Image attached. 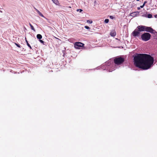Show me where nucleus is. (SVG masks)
I'll use <instances>...</instances> for the list:
<instances>
[{"mask_svg": "<svg viewBox=\"0 0 157 157\" xmlns=\"http://www.w3.org/2000/svg\"><path fill=\"white\" fill-rule=\"evenodd\" d=\"M15 45H16L17 46V47H18V48H21V46H20V45L19 44H18L17 43H15Z\"/></svg>", "mask_w": 157, "mask_h": 157, "instance_id": "obj_17", "label": "nucleus"}, {"mask_svg": "<svg viewBox=\"0 0 157 157\" xmlns=\"http://www.w3.org/2000/svg\"><path fill=\"white\" fill-rule=\"evenodd\" d=\"M36 12H37V13L39 14L40 13V11H39L38 10H37V9H36Z\"/></svg>", "mask_w": 157, "mask_h": 157, "instance_id": "obj_22", "label": "nucleus"}, {"mask_svg": "<svg viewBox=\"0 0 157 157\" xmlns=\"http://www.w3.org/2000/svg\"><path fill=\"white\" fill-rule=\"evenodd\" d=\"M96 1H95L94 2V3H96Z\"/></svg>", "mask_w": 157, "mask_h": 157, "instance_id": "obj_32", "label": "nucleus"}, {"mask_svg": "<svg viewBox=\"0 0 157 157\" xmlns=\"http://www.w3.org/2000/svg\"><path fill=\"white\" fill-rule=\"evenodd\" d=\"M29 25L31 28V29L32 30H33V31H35V29L34 28V27H33V26L31 25V24L30 23H29Z\"/></svg>", "mask_w": 157, "mask_h": 157, "instance_id": "obj_13", "label": "nucleus"}, {"mask_svg": "<svg viewBox=\"0 0 157 157\" xmlns=\"http://www.w3.org/2000/svg\"><path fill=\"white\" fill-rule=\"evenodd\" d=\"M147 3V1H145L144 2V3L145 4H146V3Z\"/></svg>", "mask_w": 157, "mask_h": 157, "instance_id": "obj_26", "label": "nucleus"}, {"mask_svg": "<svg viewBox=\"0 0 157 157\" xmlns=\"http://www.w3.org/2000/svg\"><path fill=\"white\" fill-rule=\"evenodd\" d=\"M36 12H37V13L39 14L40 13V11H39L38 10H37V9H36Z\"/></svg>", "mask_w": 157, "mask_h": 157, "instance_id": "obj_23", "label": "nucleus"}, {"mask_svg": "<svg viewBox=\"0 0 157 157\" xmlns=\"http://www.w3.org/2000/svg\"><path fill=\"white\" fill-rule=\"evenodd\" d=\"M25 41L27 43V46L30 48V49H32L31 47V46L28 43V41L27 40L26 38V37H25Z\"/></svg>", "mask_w": 157, "mask_h": 157, "instance_id": "obj_10", "label": "nucleus"}, {"mask_svg": "<svg viewBox=\"0 0 157 157\" xmlns=\"http://www.w3.org/2000/svg\"><path fill=\"white\" fill-rule=\"evenodd\" d=\"M132 34L135 37L139 36L140 35V32L138 29H136L132 32Z\"/></svg>", "mask_w": 157, "mask_h": 157, "instance_id": "obj_5", "label": "nucleus"}, {"mask_svg": "<svg viewBox=\"0 0 157 157\" xmlns=\"http://www.w3.org/2000/svg\"><path fill=\"white\" fill-rule=\"evenodd\" d=\"M40 16L42 17H44V15H43L42 14V13L40 12V13L39 14H38Z\"/></svg>", "mask_w": 157, "mask_h": 157, "instance_id": "obj_19", "label": "nucleus"}, {"mask_svg": "<svg viewBox=\"0 0 157 157\" xmlns=\"http://www.w3.org/2000/svg\"><path fill=\"white\" fill-rule=\"evenodd\" d=\"M84 45V44L80 42H76L74 44L75 48L77 49H81Z\"/></svg>", "mask_w": 157, "mask_h": 157, "instance_id": "obj_4", "label": "nucleus"}, {"mask_svg": "<svg viewBox=\"0 0 157 157\" xmlns=\"http://www.w3.org/2000/svg\"><path fill=\"white\" fill-rule=\"evenodd\" d=\"M153 32L151 33H153L154 35V37H157V32L155 31L154 29V31H152Z\"/></svg>", "mask_w": 157, "mask_h": 157, "instance_id": "obj_11", "label": "nucleus"}, {"mask_svg": "<svg viewBox=\"0 0 157 157\" xmlns=\"http://www.w3.org/2000/svg\"><path fill=\"white\" fill-rule=\"evenodd\" d=\"M145 4L144 3V4L143 5V6H145Z\"/></svg>", "mask_w": 157, "mask_h": 157, "instance_id": "obj_30", "label": "nucleus"}, {"mask_svg": "<svg viewBox=\"0 0 157 157\" xmlns=\"http://www.w3.org/2000/svg\"><path fill=\"white\" fill-rule=\"evenodd\" d=\"M135 66L143 70L149 68L153 64L154 58L147 54H138L134 58Z\"/></svg>", "mask_w": 157, "mask_h": 157, "instance_id": "obj_1", "label": "nucleus"}, {"mask_svg": "<svg viewBox=\"0 0 157 157\" xmlns=\"http://www.w3.org/2000/svg\"><path fill=\"white\" fill-rule=\"evenodd\" d=\"M109 21V20L108 19H106L105 20V22L106 23H108Z\"/></svg>", "mask_w": 157, "mask_h": 157, "instance_id": "obj_18", "label": "nucleus"}, {"mask_svg": "<svg viewBox=\"0 0 157 157\" xmlns=\"http://www.w3.org/2000/svg\"><path fill=\"white\" fill-rule=\"evenodd\" d=\"M53 2L56 4H57L59 2L58 0H52Z\"/></svg>", "mask_w": 157, "mask_h": 157, "instance_id": "obj_14", "label": "nucleus"}, {"mask_svg": "<svg viewBox=\"0 0 157 157\" xmlns=\"http://www.w3.org/2000/svg\"><path fill=\"white\" fill-rule=\"evenodd\" d=\"M124 61V58L121 57L115 58L114 60V62L117 65H119L122 64Z\"/></svg>", "mask_w": 157, "mask_h": 157, "instance_id": "obj_3", "label": "nucleus"}, {"mask_svg": "<svg viewBox=\"0 0 157 157\" xmlns=\"http://www.w3.org/2000/svg\"><path fill=\"white\" fill-rule=\"evenodd\" d=\"M79 11H80V12H81L82 11V9H79Z\"/></svg>", "mask_w": 157, "mask_h": 157, "instance_id": "obj_28", "label": "nucleus"}, {"mask_svg": "<svg viewBox=\"0 0 157 157\" xmlns=\"http://www.w3.org/2000/svg\"><path fill=\"white\" fill-rule=\"evenodd\" d=\"M39 41H40L41 43H42V44H44V42L43 40H40H40H39Z\"/></svg>", "mask_w": 157, "mask_h": 157, "instance_id": "obj_21", "label": "nucleus"}, {"mask_svg": "<svg viewBox=\"0 0 157 157\" xmlns=\"http://www.w3.org/2000/svg\"><path fill=\"white\" fill-rule=\"evenodd\" d=\"M151 35L148 33H144L141 36L140 38L144 41H147L149 40L151 37Z\"/></svg>", "mask_w": 157, "mask_h": 157, "instance_id": "obj_2", "label": "nucleus"}, {"mask_svg": "<svg viewBox=\"0 0 157 157\" xmlns=\"http://www.w3.org/2000/svg\"><path fill=\"white\" fill-rule=\"evenodd\" d=\"M139 12L138 11L137 12H134L132 13V16H135L139 14Z\"/></svg>", "mask_w": 157, "mask_h": 157, "instance_id": "obj_9", "label": "nucleus"}, {"mask_svg": "<svg viewBox=\"0 0 157 157\" xmlns=\"http://www.w3.org/2000/svg\"><path fill=\"white\" fill-rule=\"evenodd\" d=\"M36 37L37 39H40L42 38V36L40 34H38L37 35Z\"/></svg>", "mask_w": 157, "mask_h": 157, "instance_id": "obj_12", "label": "nucleus"}, {"mask_svg": "<svg viewBox=\"0 0 157 157\" xmlns=\"http://www.w3.org/2000/svg\"><path fill=\"white\" fill-rule=\"evenodd\" d=\"M79 9H77V11H79Z\"/></svg>", "mask_w": 157, "mask_h": 157, "instance_id": "obj_31", "label": "nucleus"}, {"mask_svg": "<svg viewBox=\"0 0 157 157\" xmlns=\"http://www.w3.org/2000/svg\"><path fill=\"white\" fill-rule=\"evenodd\" d=\"M84 27L85 28H86V29H90V27L88 26H85Z\"/></svg>", "mask_w": 157, "mask_h": 157, "instance_id": "obj_20", "label": "nucleus"}, {"mask_svg": "<svg viewBox=\"0 0 157 157\" xmlns=\"http://www.w3.org/2000/svg\"><path fill=\"white\" fill-rule=\"evenodd\" d=\"M110 35L112 36H115L116 35V33L115 31H113L111 32Z\"/></svg>", "mask_w": 157, "mask_h": 157, "instance_id": "obj_8", "label": "nucleus"}, {"mask_svg": "<svg viewBox=\"0 0 157 157\" xmlns=\"http://www.w3.org/2000/svg\"><path fill=\"white\" fill-rule=\"evenodd\" d=\"M110 18H111V19H113V16H110Z\"/></svg>", "mask_w": 157, "mask_h": 157, "instance_id": "obj_25", "label": "nucleus"}, {"mask_svg": "<svg viewBox=\"0 0 157 157\" xmlns=\"http://www.w3.org/2000/svg\"><path fill=\"white\" fill-rule=\"evenodd\" d=\"M137 9L138 10H140V8L139 7H137Z\"/></svg>", "mask_w": 157, "mask_h": 157, "instance_id": "obj_29", "label": "nucleus"}, {"mask_svg": "<svg viewBox=\"0 0 157 157\" xmlns=\"http://www.w3.org/2000/svg\"><path fill=\"white\" fill-rule=\"evenodd\" d=\"M145 26L144 25H139L138 26L137 28V29L140 32H143V31H145Z\"/></svg>", "mask_w": 157, "mask_h": 157, "instance_id": "obj_7", "label": "nucleus"}, {"mask_svg": "<svg viewBox=\"0 0 157 157\" xmlns=\"http://www.w3.org/2000/svg\"><path fill=\"white\" fill-rule=\"evenodd\" d=\"M69 7V8H71V6H69V7Z\"/></svg>", "mask_w": 157, "mask_h": 157, "instance_id": "obj_34", "label": "nucleus"}, {"mask_svg": "<svg viewBox=\"0 0 157 157\" xmlns=\"http://www.w3.org/2000/svg\"><path fill=\"white\" fill-rule=\"evenodd\" d=\"M140 0H136L137 1H139Z\"/></svg>", "mask_w": 157, "mask_h": 157, "instance_id": "obj_33", "label": "nucleus"}, {"mask_svg": "<svg viewBox=\"0 0 157 157\" xmlns=\"http://www.w3.org/2000/svg\"><path fill=\"white\" fill-rule=\"evenodd\" d=\"M145 31L150 33H151L153 32L152 31H154V29L151 27L145 26Z\"/></svg>", "mask_w": 157, "mask_h": 157, "instance_id": "obj_6", "label": "nucleus"}, {"mask_svg": "<svg viewBox=\"0 0 157 157\" xmlns=\"http://www.w3.org/2000/svg\"><path fill=\"white\" fill-rule=\"evenodd\" d=\"M93 21L91 20H88L87 21V22L88 23H89V24H91L92 23Z\"/></svg>", "mask_w": 157, "mask_h": 157, "instance_id": "obj_15", "label": "nucleus"}, {"mask_svg": "<svg viewBox=\"0 0 157 157\" xmlns=\"http://www.w3.org/2000/svg\"><path fill=\"white\" fill-rule=\"evenodd\" d=\"M144 7V6L143 5H142V6H140V8H143Z\"/></svg>", "mask_w": 157, "mask_h": 157, "instance_id": "obj_27", "label": "nucleus"}, {"mask_svg": "<svg viewBox=\"0 0 157 157\" xmlns=\"http://www.w3.org/2000/svg\"><path fill=\"white\" fill-rule=\"evenodd\" d=\"M146 17H147L148 18H151L152 17V15L151 14H149L147 15V16Z\"/></svg>", "mask_w": 157, "mask_h": 157, "instance_id": "obj_16", "label": "nucleus"}, {"mask_svg": "<svg viewBox=\"0 0 157 157\" xmlns=\"http://www.w3.org/2000/svg\"><path fill=\"white\" fill-rule=\"evenodd\" d=\"M36 12H37V13L39 14L40 13V11H39L38 10H37V9H36Z\"/></svg>", "mask_w": 157, "mask_h": 157, "instance_id": "obj_24", "label": "nucleus"}]
</instances>
